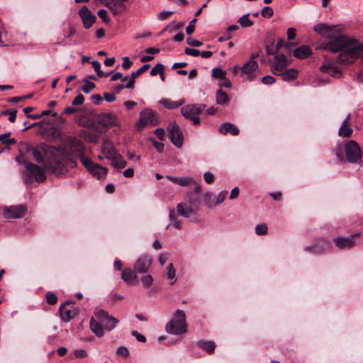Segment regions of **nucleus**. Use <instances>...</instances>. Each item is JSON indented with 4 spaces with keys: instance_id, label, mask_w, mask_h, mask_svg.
I'll return each mask as SVG.
<instances>
[{
    "instance_id": "obj_1",
    "label": "nucleus",
    "mask_w": 363,
    "mask_h": 363,
    "mask_svg": "<svg viewBox=\"0 0 363 363\" xmlns=\"http://www.w3.org/2000/svg\"><path fill=\"white\" fill-rule=\"evenodd\" d=\"M42 150L48 162V166L55 175L65 174L67 169L65 165V160L69 159L72 167L77 166L76 160L82 154H84L82 142L76 138H70L68 140V150L59 146H42Z\"/></svg>"
},
{
    "instance_id": "obj_2",
    "label": "nucleus",
    "mask_w": 363,
    "mask_h": 363,
    "mask_svg": "<svg viewBox=\"0 0 363 363\" xmlns=\"http://www.w3.org/2000/svg\"><path fill=\"white\" fill-rule=\"evenodd\" d=\"M313 30L322 37L328 39L321 43L322 49L339 54L343 52L347 36L342 33L340 27L320 23L315 25Z\"/></svg>"
},
{
    "instance_id": "obj_3",
    "label": "nucleus",
    "mask_w": 363,
    "mask_h": 363,
    "mask_svg": "<svg viewBox=\"0 0 363 363\" xmlns=\"http://www.w3.org/2000/svg\"><path fill=\"white\" fill-rule=\"evenodd\" d=\"M363 51V43H359L354 38L347 37L343 52L340 53L337 61L342 65H349L354 62Z\"/></svg>"
},
{
    "instance_id": "obj_4",
    "label": "nucleus",
    "mask_w": 363,
    "mask_h": 363,
    "mask_svg": "<svg viewBox=\"0 0 363 363\" xmlns=\"http://www.w3.org/2000/svg\"><path fill=\"white\" fill-rule=\"evenodd\" d=\"M190 186L194 188V192L186 194L189 199L190 207H183V217H189L191 214L196 211V208L199 202V194L201 191V186L195 182H191L189 178H183V186Z\"/></svg>"
},
{
    "instance_id": "obj_5",
    "label": "nucleus",
    "mask_w": 363,
    "mask_h": 363,
    "mask_svg": "<svg viewBox=\"0 0 363 363\" xmlns=\"http://www.w3.org/2000/svg\"><path fill=\"white\" fill-rule=\"evenodd\" d=\"M347 160L351 163H358L362 159V151L358 143L350 140L345 145Z\"/></svg>"
},
{
    "instance_id": "obj_6",
    "label": "nucleus",
    "mask_w": 363,
    "mask_h": 363,
    "mask_svg": "<svg viewBox=\"0 0 363 363\" xmlns=\"http://www.w3.org/2000/svg\"><path fill=\"white\" fill-rule=\"evenodd\" d=\"M165 330L169 334L179 335L182 333V311L177 310L172 320L168 322Z\"/></svg>"
},
{
    "instance_id": "obj_7",
    "label": "nucleus",
    "mask_w": 363,
    "mask_h": 363,
    "mask_svg": "<svg viewBox=\"0 0 363 363\" xmlns=\"http://www.w3.org/2000/svg\"><path fill=\"white\" fill-rule=\"evenodd\" d=\"M160 123L158 116L151 109H145L140 113V118L138 121V125L143 127L147 125L155 126Z\"/></svg>"
},
{
    "instance_id": "obj_8",
    "label": "nucleus",
    "mask_w": 363,
    "mask_h": 363,
    "mask_svg": "<svg viewBox=\"0 0 363 363\" xmlns=\"http://www.w3.org/2000/svg\"><path fill=\"white\" fill-rule=\"evenodd\" d=\"M23 164L30 175L33 177L37 182L41 183L46 179L45 172V168H46V166L45 167H41L30 162H25Z\"/></svg>"
},
{
    "instance_id": "obj_9",
    "label": "nucleus",
    "mask_w": 363,
    "mask_h": 363,
    "mask_svg": "<svg viewBox=\"0 0 363 363\" xmlns=\"http://www.w3.org/2000/svg\"><path fill=\"white\" fill-rule=\"evenodd\" d=\"M205 106L203 105H187L183 111V116L190 119L194 125H198L200 123V119L198 115L204 110Z\"/></svg>"
},
{
    "instance_id": "obj_10",
    "label": "nucleus",
    "mask_w": 363,
    "mask_h": 363,
    "mask_svg": "<svg viewBox=\"0 0 363 363\" xmlns=\"http://www.w3.org/2000/svg\"><path fill=\"white\" fill-rule=\"evenodd\" d=\"M96 122L102 128H108L119 125L116 116L112 113H102L97 116Z\"/></svg>"
},
{
    "instance_id": "obj_11",
    "label": "nucleus",
    "mask_w": 363,
    "mask_h": 363,
    "mask_svg": "<svg viewBox=\"0 0 363 363\" xmlns=\"http://www.w3.org/2000/svg\"><path fill=\"white\" fill-rule=\"evenodd\" d=\"M168 138L177 147H182V131L176 122L171 123L167 127Z\"/></svg>"
},
{
    "instance_id": "obj_12",
    "label": "nucleus",
    "mask_w": 363,
    "mask_h": 363,
    "mask_svg": "<svg viewBox=\"0 0 363 363\" xmlns=\"http://www.w3.org/2000/svg\"><path fill=\"white\" fill-rule=\"evenodd\" d=\"M26 211V208L23 205L11 206L4 208V216L7 219L22 218Z\"/></svg>"
},
{
    "instance_id": "obj_13",
    "label": "nucleus",
    "mask_w": 363,
    "mask_h": 363,
    "mask_svg": "<svg viewBox=\"0 0 363 363\" xmlns=\"http://www.w3.org/2000/svg\"><path fill=\"white\" fill-rule=\"evenodd\" d=\"M100 2L108 7L113 13L114 16L123 13L125 9L126 6L125 2L128 0H99Z\"/></svg>"
},
{
    "instance_id": "obj_14",
    "label": "nucleus",
    "mask_w": 363,
    "mask_h": 363,
    "mask_svg": "<svg viewBox=\"0 0 363 363\" xmlns=\"http://www.w3.org/2000/svg\"><path fill=\"white\" fill-rule=\"evenodd\" d=\"M330 249V245L328 240L319 239L314 245L306 247L305 251L315 255H321Z\"/></svg>"
},
{
    "instance_id": "obj_15",
    "label": "nucleus",
    "mask_w": 363,
    "mask_h": 363,
    "mask_svg": "<svg viewBox=\"0 0 363 363\" xmlns=\"http://www.w3.org/2000/svg\"><path fill=\"white\" fill-rule=\"evenodd\" d=\"M289 65V61L284 55H277L274 57V62L271 65V70L273 74L278 75L284 70Z\"/></svg>"
},
{
    "instance_id": "obj_16",
    "label": "nucleus",
    "mask_w": 363,
    "mask_h": 363,
    "mask_svg": "<svg viewBox=\"0 0 363 363\" xmlns=\"http://www.w3.org/2000/svg\"><path fill=\"white\" fill-rule=\"evenodd\" d=\"M152 264V259L150 256L143 255L140 257L135 263L133 268L137 273H146L148 271Z\"/></svg>"
},
{
    "instance_id": "obj_17",
    "label": "nucleus",
    "mask_w": 363,
    "mask_h": 363,
    "mask_svg": "<svg viewBox=\"0 0 363 363\" xmlns=\"http://www.w3.org/2000/svg\"><path fill=\"white\" fill-rule=\"evenodd\" d=\"M79 15L82 18L85 28H90L96 19V17L92 14L91 11L86 6H83L79 10Z\"/></svg>"
},
{
    "instance_id": "obj_18",
    "label": "nucleus",
    "mask_w": 363,
    "mask_h": 363,
    "mask_svg": "<svg viewBox=\"0 0 363 363\" xmlns=\"http://www.w3.org/2000/svg\"><path fill=\"white\" fill-rule=\"evenodd\" d=\"M60 314L62 320L68 322L77 315V309L74 306L65 303L60 308Z\"/></svg>"
},
{
    "instance_id": "obj_19",
    "label": "nucleus",
    "mask_w": 363,
    "mask_h": 363,
    "mask_svg": "<svg viewBox=\"0 0 363 363\" xmlns=\"http://www.w3.org/2000/svg\"><path fill=\"white\" fill-rule=\"evenodd\" d=\"M320 71L331 77L340 79L342 77L341 69L333 62H325L320 67Z\"/></svg>"
},
{
    "instance_id": "obj_20",
    "label": "nucleus",
    "mask_w": 363,
    "mask_h": 363,
    "mask_svg": "<svg viewBox=\"0 0 363 363\" xmlns=\"http://www.w3.org/2000/svg\"><path fill=\"white\" fill-rule=\"evenodd\" d=\"M258 68V64L256 61L250 60L242 67L240 70L243 74L247 76L248 79L250 81L253 79V72Z\"/></svg>"
},
{
    "instance_id": "obj_21",
    "label": "nucleus",
    "mask_w": 363,
    "mask_h": 363,
    "mask_svg": "<svg viewBox=\"0 0 363 363\" xmlns=\"http://www.w3.org/2000/svg\"><path fill=\"white\" fill-rule=\"evenodd\" d=\"M333 241L339 249L351 248L355 245L354 236L348 238H335Z\"/></svg>"
},
{
    "instance_id": "obj_22",
    "label": "nucleus",
    "mask_w": 363,
    "mask_h": 363,
    "mask_svg": "<svg viewBox=\"0 0 363 363\" xmlns=\"http://www.w3.org/2000/svg\"><path fill=\"white\" fill-rule=\"evenodd\" d=\"M150 67L149 64H145L140 67L137 71L131 73L128 82L125 84L126 89H133L135 82V79L139 77L141 74L148 70Z\"/></svg>"
},
{
    "instance_id": "obj_23",
    "label": "nucleus",
    "mask_w": 363,
    "mask_h": 363,
    "mask_svg": "<svg viewBox=\"0 0 363 363\" xmlns=\"http://www.w3.org/2000/svg\"><path fill=\"white\" fill-rule=\"evenodd\" d=\"M117 153L118 152L113 147L112 143L108 140H105L101 147V154L104 157L109 160L114 157Z\"/></svg>"
},
{
    "instance_id": "obj_24",
    "label": "nucleus",
    "mask_w": 363,
    "mask_h": 363,
    "mask_svg": "<svg viewBox=\"0 0 363 363\" xmlns=\"http://www.w3.org/2000/svg\"><path fill=\"white\" fill-rule=\"evenodd\" d=\"M219 131L223 135L230 133L232 135H238L240 133L238 127L231 123H225L221 124L219 128Z\"/></svg>"
},
{
    "instance_id": "obj_25",
    "label": "nucleus",
    "mask_w": 363,
    "mask_h": 363,
    "mask_svg": "<svg viewBox=\"0 0 363 363\" xmlns=\"http://www.w3.org/2000/svg\"><path fill=\"white\" fill-rule=\"evenodd\" d=\"M350 115L342 121L341 126L338 130V135L342 138H350L353 132L349 126Z\"/></svg>"
},
{
    "instance_id": "obj_26",
    "label": "nucleus",
    "mask_w": 363,
    "mask_h": 363,
    "mask_svg": "<svg viewBox=\"0 0 363 363\" xmlns=\"http://www.w3.org/2000/svg\"><path fill=\"white\" fill-rule=\"evenodd\" d=\"M89 172L98 179H104L107 174L108 169L95 164Z\"/></svg>"
},
{
    "instance_id": "obj_27",
    "label": "nucleus",
    "mask_w": 363,
    "mask_h": 363,
    "mask_svg": "<svg viewBox=\"0 0 363 363\" xmlns=\"http://www.w3.org/2000/svg\"><path fill=\"white\" fill-rule=\"evenodd\" d=\"M43 145H46L42 144L40 146V150H38L37 148H33L32 150L33 157L38 163H44L45 160V161H47V160L45 157V155L42 150V146H43ZM46 169L51 171L50 168H49L48 166V162H46Z\"/></svg>"
},
{
    "instance_id": "obj_28",
    "label": "nucleus",
    "mask_w": 363,
    "mask_h": 363,
    "mask_svg": "<svg viewBox=\"0 0 363 363\" xmlns=\"http://www.w3.org/2000/svg\"><path fill=\"white\" fill-rule=\"evenodd\" d=\"M90 328L91 331L97 336L102 337L104 334V328L101 326V323L96 320L94 318H91L90 320Z\"/></svg>"
},
{
    "instance_id": "obj_29",
    "label": "nucleus",
    "mask_w": 363,
    "mask_h": 363,
    "mask_svg": "<svg viewBox=\"0 0 363 363\" xmlns=\"http://www.w3.org/2000/svg\"><path fill=\"white\" fill-rule=\"evenodd\" d=\"M281 76L282 79L284 81H291L296 78L298 76V71L295 69H285L281 72V74H278Z\"/></svg>"
},
{
    "instance_id": "obj_30",
    "label": "nucleus",
    "mask_w": 363,
    "mask_h": 363,
    "mask_svg": "<svg viewBox=\"0 0 363 363\" xmlns=\"http://www.w3.org/2000/svg\"><path fill=\"white\" fill-rule=\"evenodd\" d=\"M311 54V50L308 46H301L294 50V55L299 59H304Z\"/></svg>"
},
{
    "instance_id": "obj_31",
    "label": "nucleus",
    "mask_w": 363,
    "mask_h": 363,
    "mask_svg": "<svg viewBox=\"0 0 363 363\" xmlns=\"http://www.w3.org/2000/svg\"><path fill=\"white\" fill-rule=\"evenodd\" d=\"M109 160L111 161V165L117 169H123V168L125 167V166L127 164L126 162L123 160L122 156L118 153H117L116 155H114V157H113L112 158H111Z\"/></svg>"
},
{
    "instance_id": "obj_32",
    "label": "nucleus",
    "mask_w": 363,
    "mask_h": 363,
    "mask_svg": "<svg viewBox=\"0 0 363 363\" xmlns=\"http://www.w3.org/2000/svg\"><path fill=\"white\" fill-rule=\"evenodd\" d=\"M135 270H132L130 268H125L121 273L122 279L126 283H130L136 279Z\"/></svg>"
},
{
    "instance_id": "obj_33",
    "label": "nucleus",
    "mask_w": 363,
    "mask_h": 363,
    "mask_svg": "<svg viewBox=\"0 0 363 363\" xmlns=\"http://www.w3.org/2000/svg\"><path fill=\"white\" fill-rule=\"evenodd\" d=\"M159 103L168 109H174L182 105V101H174L170 99H162Z\"/></svg>"
},
{
    "instance_id": "obj_34",
    "label": "nucleus",
    "mask_w": 363,
    "mask_h": 363,
    "mask_svg": "<svg viewBox=\"0 0 363 363\" xmlns=\"http://www.w3.org/2000/svg\"><path fill=\"white\" fill-rule=\"evenodd\" d=\"M198 345L199 347L206 351L208 354L213 352L216 348V344L213 341L201 340L198 342Z\"/></svg>"
},
{
    "instance_id": "obj_35",
    "label": "nucleus",
    "mask_w": 363,
    "mask_h": 363,
    "mask_svg": "<svg viewBox=\"0 0 363 363\" xmlns=\"http://www.w3.org/2000/svg\"><path fill=\"white\" fill-rule=\"evenodd\" d=\"M118 323V320L116 318L109 315L108 318H106L102 324L106 330H111L116 327Z\"/></svg>"
},
{
    "instance_id": "obj_36",
    "label": "nucleus",
    "mask_w": 363,
    "mask_h": 363,
    "mask_svg": "<svg viewBox=\"0 0 363 363\" xmlns=\"http://www.w3.org/2000/svg\"><path fill=\"white\" fill-rule=\"evenodd\" d=\"M229 101V97L228 94L222 91L221 89H219L217 91L216 94V102L218 104H225Z\"/></svg>"
},
{
    "instance_id": "obj_37",
    "label": "nucleus",
    "mask_w": 363,
    "mask_h": 363,
    "mask_svg": "<svg viewBox=\"0 0 363 363\" xmlns=\"http://www.w3.org/2000/svg\"><path fill=\"white\" fill-rule=\"evenodd\" d=\"M166 276L167 278L170 280V284H173L176 279H175V270L173 267V264H169L167 269H166Z\"/></svg>"
},
{
    "instance_id": "obj_38",
    "label": "nucleus",
    "mask_w": 363,
    "mask_h": 363,
    "mask_svg": "<svg viewBox=\"0 0 363 363\" xmlns=\"http://www.w3.org/2000/svg\"><path fill=\"white\" fill-rule=\"evenodd\" d=\"M11 133L0 135V142L7 145H16V140L14 138H9Z\"/></svg>"
},
{
    "instance_id": "obj_39",
    "label": "nucleus",
    "mask_w": 363,
    "mask_h": 363,
    "mask_svg": "<svg viewBox=\"0 0 363 363\" xmlns=\"http://www.w3.org/2000/svg\"><path fill=\"white\" fill-rule=\"evenodd\" d=\"M228 194L227 191H222L216 197V201L213 203H208V208H213L216 205L221 203L225 199L226 195Z\"/></svg>"
},
{
    "instance_id": "obj_40",
    "label": "nucleus",
    "mask_w": 363,
    "mask_h": 363,
    "mask_svg": "<svg viewBox=\"0 0 363 363\" xmlns=\"http://www.w3.org/2000/svg\"><path fill=\"white\" fill-rule=\"evenodd\" d=\"M249 13L245 14L238 21L242 27H250L253 25V21L249 18Z\"/></svg>"
},
{
    "instance_id": "obj_41",
    "label": "nucleus",
    "mask_w": 363,
    "mask_h": 363,
    "mask_svg": "<svg viewBox=\"0 0 363 363\" xmlns=\"http://www.w3.org/2000/svg\"><path fill=\"white\" fill-rule=\"evenodd\" d=\"M91 65L94 71L96 72L99 77H107L110 74V73L105 74L101 71V64L99 61L94 60L91 62Z\"/></svg>"
},
{
    "instance_id": "obj_42",
    "label": "nucleus",
    "mask_w": 363,
    "mask_h": 363,
    "mask_svg": "<svg viewBox=\"0 0 363 363\" xmlns=\"http://www.w3.org/2000/svg\"><path fill=\"white\" fill-rule=\"evenodd\" d=\"M95 316L101 323H103L106 318H108L109 315L104 310L99 309L95 311Z\"/></svg>"
},
{
    "instance_id": "obj_43",
    "label": "nucleus",
    "mask_w": 363,
    "mask_h": 363,
    "mask_svg": "<svg viewBox=\"0 0 363 363\" xmlns=\"http://www.w3.org/2000/svg\"><path fill=\"white\" fill-rule=\"evenodd\" d=\"M82 164L88 169V171L95 164L89 158L84 156V154H82V156H79Z\"/></svg>"
},
{
    "instance_id": "obj_44",
    "label": "nucleus",
    "mask_w": 363,
    "mask_h": 363,
    "mask_svg": "<svg viewBox=\"0 0 363 363\" xmlns=\"http://www.w3.org/2000/svg\"><path fill=\"white\" fill-rule=\"evenodd\" d=\"M268 227L266 223L258 224L255 227V233L257 235H264L267 233Z\"/></svg>"
},
{
    "instance_id": "obj_45",
    "label": "nucleus",
    "mask_w": 363,
    "mask_h": 363,
    "mask_svg": "<svg viewBox=\"0 0 363 363\" xmlns=\"http://www.w3.org/2000/svg\"><path fill=\"white\" fill-rule=\"evenodd\" d=\"M83 82L84 85L82 86V89L86 94L89 93L95 88V84L87 79L84 80Z\"/></svg>"
},
{
    "instance_id": "obj_46",
    "label": "nucleus",
    "mask_w": 363,
    "mask_h": 363,
    "mask_svg": "<svg viewBox=\"0 0 363 363\" xmlns=\"http://www.w3.org/2000/svg\"><path fill=\"white\" fill-rule=\"evenodd\" d=\"M141 281L145 288H148L152 284L153 278L151 275L147 274L142 277Z\"/></svg>"
},
{
    "instance_id": "obj_47",
    "label": "nucleus",
    "mask_w": 363,
    "mask_h": 363,
    "mask_svg": "<svg viewBox=\"0 0 363 363\" xmlns=\"http://www.w3.org/2000/svg\"><path fill=\"white\" fill-rule=\"evenodd\" d=\"M225 72L220 68H213L212 69V77L217 79H224L225 77Z\"/></svg>"
},
{
    "instance_id": "obj_48",
    "label": "nucleus",
    "mask_w": 363,
    "mask_h": 363,
    "mask_svg": "<svg viewBox=\"0 0 363 363\" xmlns=\"http://www.w3.org/2000/svg\"><path fill=\"white\" fill-rule=\"evenodd\" d=\"M45 297L47 303L50 305H55L57 302V296L52 292H48Z\"/></svg>"
},
{
    "instance_id": "obj_49",
    "label": "nucleus",
    "mask_w": 363,
    "mask_h": 363,
    "mask_svg": "<svg viewBox=\"0 0 363 363\" xmlns=\"http://www.w3.org/2000/svg\"><path fill=\"white\" fill-rule=\"evenodd\" d=\"M99 17L104 21V23L108 24L110 21V18L108 16V13L105 9H100L97 13Z\"/></svg>"
},
{
    "instance_id": "obj_50",
    "label": "nucleus",
    "mask_w": 363,
    "mask_h": 363,
    "mask_svg": "<svg viewBox=\"0 0 363 363\" xmlns=\"http://www.w3.org/2000/svg\"><path fill=\"white\" fill-rule=\"evenodd\" d=\"M164 70V67L162 64L157 63L154 67L152 68L150 70V75L151 76H156L158 74H162V71Z\"/></svg>"
},
{
    "instance_id": "obj_51",
    "label": "nucleus",
    "mask_w": 363,
    "mask_h": 363,
    "mask_svg": "<svg viewBox=\"0 0 363 363\" xmlns=\"http://www.w3.org/2000/svg\"><path fill=\"white\" fill-rule=\"evenodd\" d=\"M273 13V9L270 6H264L261 11L262 16L265 18L271 17Z\"/></svg>"
},
{
    "instance_id": "obj_52",
    "label": "nucleus",
    "mask_w": 363,
    "mask_h": 363,
    "mask_svg": "<svg viewBox=\"0 0 363 363\" xmlns=\"http://www.w3.org/2000/svg\"><path fill=\"white\" fill-rule=\"evenodd\" d=\"M173 13L172 11H162L158 13V18L161 21L169 18Z\"/></svg>"
},
{
    "instance_id": "obj_53",
    "label": "nucleus",
    "mask_w": 363,
    "mask_h": 363,
    "mask_svg": "<svg viewBox=\"0 0 363 363\" xmlns=\"http://www.w3.org/2000/svg\"><path fill=\"white\" fill-rule=\"evenodd\" d=\"M84 101V97L82 94H79L72 101L73 106L81 105Z\"/></svg>"
},
{
    "instance_id": "obj_54",
    "label": "nucleus",
    "mask_w": 363,
    "mask_h": 363,
    "mask_svg": "<svg viewBox=\"0 0 363 363\" xmlns=\"http://www.w3.org/2000/svg\"><path fill=\"white\" fill-rule=\"evenodd\" d=\"M196 22V18H194L192 19L189 26L186 28V33L188 34V35H191L194 33V29H195V23Z\"/></svg>"
},
{
    "instance_id": "obj_55",
    "label": "nucleus",
    "mask_w": 363,
    "mask_h": 363,
    "mask_svg": "<svg viewBox=\"0 0 363 363\" xmlns=\"http://www.w3.org/2000/svg\"><path fill=\"white\" fill-rule=\"evenodd\" d=\"M150 141L152 144V145L155 147V148L157 150L158 152H163L164 149V144L160 142L156 141L154 139H150Z\"/></svg>"
},
{
    "instance_id": "obj_56",
    "label": "nucleus",
    "mask_w": 363,
    "mask_h": 363,
    "mask_svg": "<svg viewBox=\"0 0 363 363\" xmlns=\"http://www.w3.org/2000/svg\"><path fill=\"white\" fill-rule=\"evenodd\" d=\"M128 76L123 77L121 73L116 72L112 75V77H111V81L114 82V81H116L117 79H121V82H125V80L128 79Z\"/></svg>"
},
{
    "instance_id": "obj_57",
    "label": "nucleus",
    "mask_w": 363,
    "mask_h": 363,
    "mask_svg": "<svg viewBox=\"0 0 363 363\" xmlns=\"http://www.w3.org/2000/svg\"><path fill=\"white\" fill-rule=\"evenodd\" d=\"M3 114H4V115L8 114L9 116V121L11 123L15 122V121L16 119V111L6 110L3 113Z\"/></svg>"
},
{
    "instance_id": "obj_58",
    "label": "nucleus",
    "mask_w": 363,
    "mask_h": 363,
    "mask_svg": "<svg viewBox=\"0 0 363 363\" xmlns=\"http://www.w3.org/2000/svg\"><path fill=\"white\" fill-rule=\"evenodd\" d=\"M186 43L188 45L194 47H199L202 45V43L201 41L194 39L192 38H188L186 39Z\"/></svg>"
},
{
    "instance_id": "obj_59",
    "label": "nucleus",
    "mask_w": 363,
    "mask_h": 363,
    "mask_svg": "<svg viewBox=\"0 0 363 363\" xmlns=\"http://www.w3.org/2000/svg\"><path fill=\"white\" fill-rule=\"evenodd\" d=\"M185 53L188 55L197 57L200 55V51L194 48H185Z\"/></svg>"
},
{
    "instance_id": "obj_60",
    "label": "nucleus",
    "mask_w": 363,
    "mask_h": 363,
    "mask_svg": "<svg viewBox=\"0 0 363 363\" xmlns=\"http://www.w3.org/2000/svg\"><path fill=\"white\" fill-rule=\"evenodd\" d=\"M155 134L159 140H163L165 135V131L163 128H159L155 130Z\"/></svg>"
},
{
    "instance_id": "obj_61",
    "label": "nucleus",
    "mask_w": 363,
    "mask_h": 363,
    "mask_svg": "<svg viewBox=\"0 0 363 363\" xmlns=\"http://www.w3.org/2000/svg\"><path fill=\"white\" fill-rule=\"evenodd\" d=\"M262 82L266 85L272 84L275 82V79L272 76L267 75L262 79Z\"/></svg>"
},
{
    "instance_id": "obj_62",
    "label": "nucleus",
    "mask_w": 363,
    "mask_h": 363,
    "mask_svg": "<svg viewBox=\"0 0 363 363\" xmlns=\"http://www.w3.org/2000/svg\"><path fill=\"white\" fill-rule=\"evenodd\" d=\"M167 259H168V254L166 252L161 253L158 256L159 263L162 266H163L166 263Z\"/></svg>"
},
{
    "instance_id": "obj_63",
    "label": "nucleus",
    "mask_w": 363,
    "mask_h": 363,
    "mask_svg": "<svg viewBox=\"0 0 363 363\" xmlns=\"http://www.w3.org/2000/svg\"><path fill=\"white\" fill-rule=\"evenodd\" d=\"M131 333L138 341L140 342H145L146 341L145 337L143 335L138 333L137 331L133 330Z\"/></svg>"
},
{
    "instance_id": "obj_64",
    "label": "nucleus",
    "mask_w": 363,
    "mask_h": 363,
    "mask_svg": "<svg viewBox=\"0 0 363 363\" xmlns=\"http://www.w3.org/2000/svg\"><path fill=\"white\" fill-rule=\"evenodd\" d=\"M123 63H122V67L124 69H129L131 65H133V62L129 60V58L128 57H124L123 58Z\"/></svg>"
}]
</instances>
